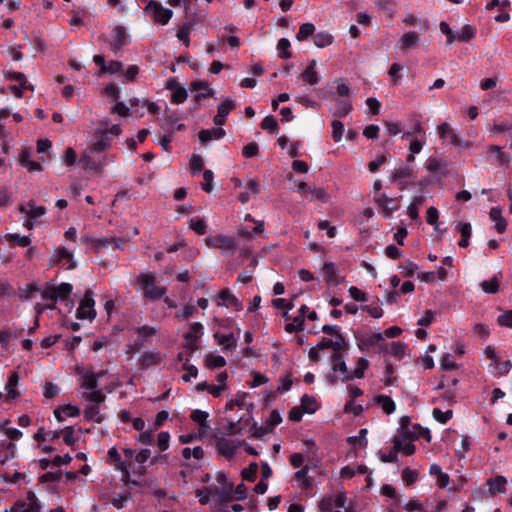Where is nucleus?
Wrapping results in <instances>:
<instances>
[{"label":"nucleus","mask_w":512,"mask_h":512,"mask_svg":"<svg viewBox=\"0 0 512 512\" xmlns=\"http://www.w3.org/2000/svg\"><path fill=\"white\" fill-rule=\"evenodd\" d=\"M488 151H496V159L497 161L503 165L508 167L510 163V156L502 151V148L497 145H491L488 148Z\"/></svg>","instance_id":"obj_57"},{"label":"nucleus","mask_w":512,"mask_h":512,"mask_svg":"<svg viewBox=\"0 0 512 512\" xmlns=\"http://www.w3.org/2000/svg\"><path fill=\"white\" fill-rule=\"evenodd\" d=\"M5 512H41V507L35 494L29 492L24 501H17Z\"/></svg>","instance_id":"obj_14"},{"label":"nucleus","mask_w":512,"mask_h":512,"mask_svg":"<svg viewBox=\"0 0 512 512\" xmlns=\"http://www.w3.org/2000/svg\"><path fill=\"white\" fill-rule=\"evenodd\" d=\"M112 145V138L106 132H96L91 145L84 151L80 162L86 170L100 172L104 167L115 160V156L103 154Z\"/></svg>","instance_id":"obj_1"},{"label":"nucleus","mask_w":512,"mask_h":512,"mask_svg":"<svg viewBox=\"0 0 512 512\" xmlns=\"http://www.w3.org/2000/svg\"><path fill=\"white\" fill-rule=\"evenodd\" d=\"M189 227L199 235H204L207 232V224L205 220L200 217L191 218Z\"/></svg>","instance_id":"obj_47"},{"label":"nucleus","mask_w":512,"mask_h":512,"mask_svg":"<svg viewBox=\"0 0 512 512\" xmlns=\"http://www.w3.org/2000/svg\"><path fill=\"white\" fill-rule=\"evenodd\" d=\"M165 88L171 91V102L173 104H182L188 98V92L175 78L167 80Z\"/></svg>","instance_id":"obj_16"},{"label":"nucleus","mask_w":512,"mask_h":512,"mask_svg":"<svg viewBox=\"0 0 512 512\" xmlns=\"http://www.w3.org/2000/svg\"><path fill=\"white\" fill-rule=\"evenodd\" d=\"M127 44V33L123 27L117 26L113 29L112 48L114 50Z\"/></svg>","instance_id":"obj_42"},{"label":"nucleus","mask_w":512,"mask_h":512,"mask_svg":"<svg viewBox=\"0 0 512 512\" xmlns=\"http://www.w3.org/2000/svg\"><path fill=\"white\" fill-rule=\"evenodd\" d=\"M436 130L439 134V137L444 140H448L452 146H454L455 143H458L459 136L448 123L437 125Z\"/></svg>","instance_id":"obj_28"},{"label":"nucleus","mask_w":512,"mask_h":512,"mask_svg":"<svg viewBox=\"0 0 512 512\" xmlns=\"http://www.w3.org/2000/svg\"><path fill=\"white\" fill-rule=\"evenodd\" d=\"M219 299V305H223L225 307H232L236 311L242 309V304L240 303V301L228 289H224L220 292Z\"/></svg>","instance_id":"obj_26"},{"label":"nucleus","mask_w":512,"mask_h":512,"mask_svg":"<svg viewBox=\"0 0 512 512\" xmlns=\"http://www.w3.org/2000/svg\"><path fill=\"white\" fill-rule=\"evenodd\" d=\"M235 106H236V102L234 99H230V98L225 99L218 106V111H217L216 116L213 119V122L217 126H222L225 123L227 116L235 108Z\"/></svg>","instance_id":"obj_19"},{"label":"nucleus","mask_w":512,"mask_h":512,"mask_svg":"<svg viewBox=\"0 0 512 512\" xmlns=\"http://www.w3.org/2000/svg\"><path fill=\"white\" fill-rule=\"evenodd\" d=\"M401 49L406 51L408 49H412L418 46L420 42V36L418 33L414 31H409L404 33L400 38Z\"/></svg>","instance_id":"obj_31"},{"label":"nucleus","mask_w":512,"mask_h":512,"mask_svg":"<svg viewBox=\"0 0 512 512\" xmlns=\"http://www.w3.org/2000/svg\"><path fill=\"white\" fill-rule=\"evenodd\" d=\"M352 109V104L349 99L345 98L338 102L335 110V115L345 117Z\"/></svg>","instance_id":"obj_59"},{"label":"nucleus","mask_w":512,"mask_h":512,"mask_svg":"<svg viewBox=\"0 0 512 512\" xmlns=\"http://www.w3.org/2000/svg\"><path fill=\"white\" fill-rule=\"evenodd\" d=\"M315 32V26L312 23L302 24L296 35L297 40L303 41L312 36Z\"/></svg>","instance_id":"obj_53"},{"label":"nucleus","mask_w":512,"mask_h":512,"mask_svg":"<svg viewBox=\"0 0 512 512\" xmlns=\"http://www.w3.org/2000/svg\"><path fill=\"white\" fill-rule=\"evenodd\" d=\"M198 501L202 505L208 504L212 500V487H203L195 491Z\"/></svg>","instance_id":"obj_55"},{"label":"nucleus","mask_w":512,"mask_h":512,"mask_svg":"<svg viewBox=\"0 0 512 512\" xmlns=\"http://www.w3.org/2000/svg\"><path fill=\"white\" fill-rule=\"evenodd\" d=\"M369 362L366 358L360 357L357 363V367L349 372V374H345L344 377H341V381L353 380L355 378L361 379L364 377L365 370L368 368Z\"/></svg>","instance_id":"obj_29"},{"label":"nucleus","mask_w":512,"mask_h":512,"mask_svg":"<svg viewBox=\"0 0 512 512\" xmlns=\"http://www.w3.org/2000/svg\"><path fill=\"white\" fill-rule=\"evenodd\" d=\"M138 341H146L157 334V328L149 325H143L137 328Z\"/></svg>","instance_id":"obj_48"},{"label":"nucleus","mask_w":512,"mask_h":512,"mask_svg":"<svg viewBox=\"0 0 512 512\" xmlns=\"http://www.w3.org/2000/svg\"><path fill=\"white\" fill-rule=\"evenodd\" d=\"M316 61L312 60L303 73L300 75V77L309 85H316L319 82V75L316 71Z\"/></svg>","instance_id":"obj_32"},{"label":"nucleus","mask_w":512,"mask_h":512,"mask_svg":"<svg viewBox=\"0 0 512 512\" xmlns=\"http://www.w3.org/2000/svg\"><path fill=\"white\" fill-rule=\"evenodd\" d=\"M225 130L221 127L203 129L199 132V140L206 144L212 140H218L225 136Z\"/></svg>","instance_id":"obj_25"},{"label":"nucleus","mask_w":512,"mask_h":512,"mask_svg":"<svg viewBox=\"0 0 512 512\" xmlns=\"http://www.w3.org/2000/svg\"><path fill=\"white\" fill-rule=\"evenodd\" d=\"M19 210L26 215L23 226L28 230H32L46 214V208L44 206H37L33 201L21 205Z\"/></svg>","instance_id":"obj_5"},{"label":"nucleus","mask_w":512,"mask_h":512,"mask_svg":"<svg viewBox=\"0 0 512 512\" xmlns=\"http://www.w3.org/2000/svg\"><path fill=\"white\" fill-rule=\"evenodd\" d=\"M401 198L402 196L389 197L385 193H376L373 197L375 204L381 209L384 218H391L394 212L400 208Z\"/></svg>","instance_id":"obj_6"},{"label":"nucleus","mask_w":512,"mask_h":512,"mask_svg":"<svg viewBox=\"0 0 512 512\" xmlns=\"http://www.w3.org/2000/svg\"><path fill=\"white\" fill-rule=\"evenodd\" d=\"M91 405H89L84 410V418L88 421H93L95 423H102L104 421V415L101 413L100 405L103 402H90Z\"/></svg>","instance_id":"obj_23"},{"label":"nucleus","mask_w":512,"mask_h":512,"mask_svg":"<svg viewBox=\"0 0 512 512\" xmlns=\"http://www.w3.org/2000/svg\"><path fill=\"white\" fill-rule=\"evenodd\" d=\"M214 339L218 345L222 347L223 351H233L237 346V338L233 333L229 334H214Z\"/></svg>","instance_id":"obj_22"},{"label":"nucleus","mask_w":512,"mask_h":512,"mask_svg":"<svg viewBox=\"0 0 512 512\" xmlns=\"http://www.w3.org/2000/svg\"><path fill=\"white\" fill-rule=\"evenodd\" d=\"M107 372L99 371L92 372L86 371L81 377V385L80 388L82 391L80 392V397L87 402H104L106 399L105 394L102 389L99 388L98 381L102 378Z\"/></svg>","instance_id":"obj_2"},{"label":"nucleus","mask_w":512,"mask_h":512,"mask_svg":"<svg viewBox=\"0 0 512 512\" xmlns=\"http://www.w3.org/2000/svg\"><path fill=\"white\" fill-rule=\"evenodd\" d=\"M301 407L306 413L311 414L317 410L318 405L314 397L305 394L301 398Z\"/></svg>","instance_id":"obj_52"},{"label":"nucleus","mask_w":512,"mask_h":512,"mask_svg":"<svg viewBox=\"0 0 512 512\" xmlns=\"http://www.w3.org/2000/svg\"><path fill=\"white\" fill-rule=\"evenodd\" d=\"M33 150L31 147H25L22 149L19 155V163L25 167L29 172H38L42 170V165L38 161L32 160Z\"/></svg>","instance_id":"obj_18"},{"label":"nucleus","mask_w":512,"mask_h":512,"mask_svg":"<svg viewBox=\"0 0 512 512\" xmlns=\"http://www.w3.org/2000/svg\"><path fill=\"white\" fill-rule=\"evenodd\" d=\"M205 244L208 247H214L220 249L226 256L234 253L236 243L233 238L228 236H211L205 239Z\"/></svg>","instance_id":"obj_12"},{"label":"nucleus","mask_w":512,"mask_h":512,"mask_svg":"<svg viewBox=\"0 0 512 512\" xmlns=\"http://www.w3.org/2000/svg\"><path fill=\"white\" fill-rule=\"evenodd\" d=\"M344 337L342 334H337V339L323 338L316 346L320 350L331 348L334 352L343 350Z\"/></svg>","instance_id":"obj_27"},{"label":"nucleus","mask_w":512,"mask_h":512,"mask_svg":"<svg viewBox=\"0 0 512 512\" xmlns=\"http://www.w3.org/2000/svg\"><path fill=\"white\" fill-rule=\"evenodd\" d=\"M162 360V355L158 351H144L139 357V365L143 369L158 365Z\"/></svg>","instance_id":"obj_21"},{"label":"nucleus","mask_w":512,"mask_h":512,"mask_svg":"<svg viewBox=\"0 0 512 512\" xmlns=\"http://www.w3.org/2000/svg\"><path fill=\"white\" fill-rule=\"evenodd\" d=\"M56 260L59 262L65 261L63 264L67 269L75 268V263L73 261V256L70 250L65 247H59L56 251Z\"/></svg>","instance_id":"obj_40"},{"label":"nucleus","mask_w":512,"mask_h":512,"mask_svg":"<svg viewBox=\"0 0 512 512\" xmlns=\"http://www.w3.org/2000/svg\"><path fill=\"white\" fill-rule=\"evenodd\" d=\"M506 483L507 480L503 476H497L495 478L489 479L487 482L488 490L491 494L504 493L506 490Z\"/></svg>","instance_id":"obj_38"},{"label":"nucleus","mask_w":512,"mask_h":512,"mask_svg":"<svg viewBox=\"0 0 512 512\" xmlns=\"http://www.w3.org/2000/svg\"><path fill=\"white\" fill-rule=\"evenodd\" d=\"M204 333V327L200 322L190 325L188 332L184 335L185 347L190 352L198 350V340Z\"/></svg>","instance_id":"obj_13"},{"label":"nucleus","mask_w":512,"mask_h":512,"mask_svg":"<svg viewBox=\"0 0 512 512\" xmlns=\"http://www.w3.org/2000/svg\"><path fill=\"white\" fill-rule=\"evenodd\" d=\"M375 402L382 408V410L386 413V414H392L395 409H396V405H395V402L393 401V399L389 396H386V395H378L376 398H375Z\"/></svg>","instance_id":"obj_43"},{"label":"nucleus","mask_w":512,"mask_h":512,"mask_svg":"<svg viewBox=\"0 0 512 512\" xmlns=\"http://www.w3.org/2000/svg\"><path fill=\"white\" fill-rule=\"evenodd\" d=\"M331 126L333 140L335 142H340L345 130L343 123L339 120H333Z\"/></svg>","instance_id":"obj_63"},{"label":"nucleus","mask_w":512,"mask_h":512,"mask_svg":"<svg viewBox=\"0 0 512 512\" xmlns=\"http://www.w3.org/2000/svg\"><path fill=\"white\" fill-rule=\"evenodd\" d=\"M208 416L207 412L199 409L193 410L190 415L191 419L203 428H208V425L206 424Z\"/></svg>","instance_id":"obj_62"},{"label":"nucleus","mask_w":512,"mask_h":512,"mask_svg":"<svg viewBox=\"0 0 512 512\" xmlns=\"http://www.w3.org/2000/svg\"><path fill=\"white\" fill-rule=\"evenodd\" d=\"M357 346L361 351H369L375 347H379L380 351H384L383 333L380 331L372 333H363L356 336Z\"/></svg>","instance_id":"obj_8"},{"label":"nucleus","mask_w":512,"mask_h":512,"mask_svg":"<svg viewBox=\"0 0 512 512\" xmlns=\"http://www.w3.org/2000/svg\"><path fill=\"white\" fill-rule=\"evenodd\" d=\"M475 36L476 29L471 25H465L458 31V41L461 42L473 39Z\"/></svg>","instance_id":"obj_58"},{"label":"nucleus","mask_w":512,"mask_h":512,"mask_svg":"<svg viewBox=\"0 0 512 512\" xmlns=\"http://www.w3.org/2000/svg\"><path fill=\"white\" fill-rule=\"evenodd\" d=\"M500 281H501V274L499 273V274L494 275L489 280L482 281L480 283V287L482 288V290L485 293L495 294L499 290Z\"/></svg>","instance_id":"obj_39"},{"label":"nucleus","mask_w":512,"mask_h":512,"mask_svg":"<svg viewBox=\"0 0 512 512\" xmlns=\"http://www.w3.org/2000/svg\"><path fill=\"white\" fill-rule=\"evenodd\" d=\"M323 276L328 285H338L341 282L339 270L333 262H325L323 265Z\"/></svg>","instance_id":"obj_20"},{"label":"nucleus","mask_w":512,"mask_h":512,"mask_svg":"<svg viewBox=\"0 0 512 512\" xmlns=\"http://www.w3.org/2000/svg\"><path fill=\"white\" fill-rule=\"evenodd\" d=\"M190 91L194 94V100L196 103H199L206 98L214 97V90L206 81L199 80L192 82L190 85Z\"/></svg>","instance_id":"obj_17"},{"label":"nucleus","mask_w":512,"mask_h":512,"mask_svg":"<svg viewBox=\"0 0 512 512\" xmlns=\"http://www.w3.org/2000/svg\"><path fill=\"white\" fill-rule=\"evenodd\" d=\"M259 192H260V184L254 179H249L247 181V190L245 192H241L238 196V199L242 203H247L252 194H258Z\"/></svg>","instance_id":"obj_41"},{"label":"nucleus","mask_w":512,"mask_h":512,"mask_svg":"<svg viewBox=\"0 0 512 512\" xmlns=\"http://www.w3.org/2000/svg\"><path fill=\"white\" fill-rule=\"evenodd\" d=\"M366 436H367V429L362 428V429H360L357 436L349 438V442L354 447H366L367 446Z\"/></svg>","instance_id":"obj_61"},{"label":"nucleus","mask_w":512,"mask_h":512,"mask_svg":"<svg viewBox=\"0 0 512 512\" xmlns=\"http://www.w3.org/2000/svg\"><path fill=\"white\" fill-rule=\"evenodd\" d=\"M182 456L186 460L190 459L191 457L195 459H201L204 456V450L200 446L194 447L193 449L187 447L182 450Z\"/></svg>","instance_id":"obj_64"},{"label":"nucleus","mask_w":512,"mask_h":512,"mask_svg":"<svg viewBox=\"0 0 512 512\" xmlns=\"http://www.w3.org/2000/svg\"><path fill=\"white\" fill-rule=\"evenodd\" d=\"M331 369L334 372H340L342 374L341 377H344L345 374H349L347 370V366L344 360V357L341 353L335 352L331 357Z\"/></svg>","instance_id":"obj_36"},{"label":"nucleus","mask_w":512,"mask_h":512,"mask_svg":"<svg viewBox=\"0 0 512 512\" xmlns=\"http://www.w3.org/2000/svg\"><path fill=\"white\" fill-rule=\"evenodd\" d=\"M456 228L461 234V240L458 242V245L462 248L467 247L469 245V238L472 235L471 224L469 222L458 223Z\"/></svg>","instance_id":"obj_37"},{"label":"nucleus","mask_w":512,"mask_h":512,"mask_svg":"<svg viewBox=\"0 0 512 512\" xmlns=\"http://www.w3.org/2000/svg\"><path fill=\"white\" fill-rule=\"evenodd\" d=\"M145 11L150 14L151 18L161 25H166L173 16V11L163 7L156 1H150L145 7Z\"/></svg>","instance_id":"obj_9"},{"label":"nucleus","mask_w":512,"mask_h":512,"mask_svg":"<svg viewBox=\"0 0 512 512\" xmlns=\"http://www.w3.org/2000/svg\"><path fill=\"white\" fill-rule=\"evenodd\" d=\"M490 219L495 222V228L498 233L502 234L506 231L507 221L502 216L500 207H493L489 212Z\"/></svg>","instance_id":"obj_34"},{"label":"nucleus","mask_w":512,"mask_h":512,"mask_svg":"<svg viewBox=\"0 0 512 512\" xmlns=\"http://www.w3.org/2000/svg\"><path fill=\"white\" fill-rule=\"evenodd\" d=\"M16 446L7 439L0 440V465H4L15 456Z\"/></svg>","instance_id":"obj_24"},{"label":"nucleus","mask_w":512,"mask_h":512,"mask_svg":"<svg viewBox=\"0 0 512 512\" xmlns=\"http://www.w3.org/2000/svg\"><path fill=\"white\" fill-rule=\"evenodd\" d=\"M212 487V499L217 498L219 502L225 503L233 499L232 485L224 487Z\"/></svg>","instance_id":"obj_33"},{"label":"nucleus","mask_w":512,"mask_h":512,"mask_svg":"<svg viewBox=\"0 0 512 512\" xmlns=\"http://www.w3.org/2000/svg\"><path fill=\"white\" fill-rule=\"evenodd\" d=\"M19 383V375L17 372H13L9 378L8 382L5 385L6 396L10 400H15L19 396V392L16 387Z\"/></svg>","instance_id":"obj_35"},{"label":"nucleus","mask_w":512,"mask_h":512,"mask_svg":"<svg viewBox=\"0 0 512 512\" xmlns=\"http://www.w3.org/2000/svg\"><path fill=\"white\" fill-rule=\"evenodd\" d=\"M206 365L209 368H221L226 365V360L221 355L209 354L206 356Z\"/></svg>","instance_id":"obj_56"},{"label":"nucleus","mask_w":512,"mask_h":512,"mask_svg":"<svg viewBox=\"0 0 512 512\" xmlns=\"http://www.w3.org/2000/svg\"><path fill=\"white\" fill-rule=\"evenodd\" d=\"M424 437L428 441L430 440V432L428 429H423L419 425L413 426V433L411 434H399L394 437L393 445L396 451L402 452L406 455H412L415 452V446L412 443L414 439Z\"/></svg>","instance_id":"obj_3"},{"label":"nucleus","mask_w":512,"mask_h":512,"mask_svg":"<svg viewBox=\"0 0 512 512\" xmlns=\"http://www.w3.org/2000/svg\"><path fill=\"white\" fill-rule=\"evenodd\" d=\"M137 283L143 292L145 298L158 300L167 292L166 287L155 284L154 276L148 273H141L137 277Z\"/></svg>","instance_id":"obj_4"},{"label":"nucleus","mask_w":512,"mask_h":512,"mask_svg":"<svg viewBox=\"0 0 512 512\" xmlns=\"http://www.w3.org/2000/svg\"><path fill=\"white\" fill-rule=\"evenodd\" d=\"M392 356L396 359H403L406 353V345L403 342L395 341L390 344V349L388 351Z\"/></svg>","instance_id":"obj_50"},{"label":"nucleus","mask_w":512,"mask_h":512,"mask_svg":"<svg viewBox=\"0 0 512 512\" xmlns=\"http://www.w3.org/2000/svg\"><path fill=\"white\" fill-rule=\"evenodd\" d=\"M490 365L494 366L495 373L499 376L507 374L512 368V363L510 360L499 362L497 359V361L491 363Z\"/></svg>","instance_id":"obj_60"},{"label":"nucleus","mask_w":512,"mask_h":512,"mask_svg":"<svg viewBox=\"0 0 512 512\" xmlns=\"http://www.w3.org/2000/svg\"><path fill=\"white\" fill-rule=\"evenodd\" d=\"M313 40L318 48H324L332 43L333 37L327 32H319L314 36Z\"/></svg>","instance_id":"obj_54"},{"label":"nucleus","mask_w":512,"mask_h":512,"mask_svg":"<svg viewBox=\"0 0 512 512\" xmlns=\"http://www.w3.org/2000/svg\"><path fill=\"white\" fill-rule=\"evenodd\" d=\"M439 29L446 36L447 43L453 44L458 41V32H454L447 22L441 21Z\"/></svg>","instance_id":"obj_46"},{"label":"nucleus","mask_w":512,"mask_h":512,"mask_svg":"<svg viewBox=\"0 0 512 512\" xmlns=\"http://www.w3.org/2000/svg\"><path fill=\"white\" fill-rule=\"evenodd\" d=\"M7 79L19 82L22 88L34 90V86L27 82L25 75L21 72L8 71L5 73Z\"/></svg>","instance_id":"obj_45"},{"label":"nucleus","mask_w":512,"mask_h":512,"mask_svg":"<svg viewBox=\"0 0 512 512\" xmlns=\"http://www.w3.org/2000/svg\"><path fill=\"white\" fill-rule=\"evenodd\" d=\"M95 301L93 299V293L88 290L85 292L79 307L76 311V316L78 319L85 320L88 319L92 321L96 316L95 311Z\"/></svg>","instance_id":"obj_10"},{"label":"nucleus","mask_w":512,"mask_h":512,"mask_svg":"<svg viewBox=\"0 0 512 512\" xmlns=\"http://www.w3.org/2000/svg\"><path fill=\"white\" fill-rule=\"evenodd\" d=\"M73 287L70 283L63 282L57 286H48L42 293L43 300H65L72 292Z\"/></svg>","instance_id":"obj_11"},{"label":"nucleus","mask_w":512,"mask_h":512,"mask_svg":"<svg viewBox=\"0 0 512 512\" xmlns=\"http://www.w3.org/2000/svg\"><path fill=\"white\" fill-rule=\"evenodd\" d=\"M416 178L415 170L408 165H399L391 173L389 180L397 183L400 190L406 189L407 186L411 185Z\"/></svg>","instance_id":"obj_7"},{"label":"nucleus","mask_w":512,"mask_h":512,"mask_svg":"<svg viewBox=\"0 0 512 512\" xmlns=\"http://www.w3.org/2000/svg\"><path fill=\"white\" fill-rule=\"evenodd\" d=\"M80 414V409L74 405H66L62 408H56L54 410V415L57 421L63 422L68 417H76Z\"/></svg>","instance_id":"obj_30"},{"label":"nucleus","mask_w":512,"mask_h":512,"mask_svg":"<svg viewBox=\"0 0 512 512\" xmlns=\"http://www.w3.org/2000/svg\"><path fill=\"white\" fill-rule=\"evenodd\" d=\"M240 445L237 439L231 437H220L216 441L217 451L227 459H231L235 455Z\"/></svg>","instance_id":"obj_15"},{"label":"nucleus","mask_w":512,"mask_h":512,"mask_svg":"<svg viewBox=\"0 0 512 512\" xmlns=\"http://www.w3.org/2000/svg\"><path fill=\"white\" fill-rule=\"evenodd\" d=\"M192 30V25L189 22L183 24V26L177 31V38L183 42V44L188 47L190 45L189 35Z\"/></svg>","instance_id":"obj_51"},{"label":"nucleus","mask_w":512,"mask_h":512,"mask_svg":"<svg viewBox=\"0 0 512 512\" xmlns=\"http://www.w3.org/2000/svg\"><path fill=\"white\" fill-rule=\"evenodd\" d=\"M424 133L422 124L420 121H416L409 129L406 131H403L402 138L408 139V138H418L421 134Z\"/></svg>","instance_id":"obj_49"},{"label":"nucleus","mask_w":512,"mask_h":512,"mask_svg":"<svg viewBox=\"0 0 512 512\" xmlns=\"http://www.w3.org/2000/svg\"><path fill=\"white\" fill-rule=\"evenodd\" d=\"M108 459L112 462L116 469L128 473L125 463L121 460V456L115 447L108 450Z\"/></svg>","instance_id":"obj_44"}]
</instances>
